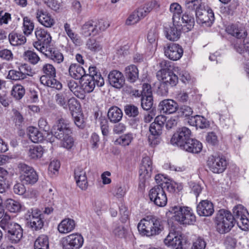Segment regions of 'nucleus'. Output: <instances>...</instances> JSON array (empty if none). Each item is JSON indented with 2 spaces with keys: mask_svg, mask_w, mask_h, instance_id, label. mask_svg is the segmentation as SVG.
<instances>
[{
  "mask_svg": "<svg viewBox=\"0 0 249 249\" xmlns=\"http://www.w3.org/2000/svg\"><path fill=\"white\" fill-rule=\"evenodd\" d=\"M137 228L142 235L147 237L158 235L163 229L162 220L152 215L142 219L139 223Z\"/></svg>",
  "mask_w": 249,
  "mask_h": 249,
  "instance_id": "1",
  "label": "nucleus"
},
{
  "mask_svg": "<svg viewBox=\"0 0 249 249\" xmlns=\"http://www.w3.org/2000/svg\"><path fill=\"white\" fill-rule=\"evenodd\" d=\"M89 74L80 80V88L87 93L92 92L96 85L101 87L105 83L104 79L96 67H89Z\"/></svg>",
  "mask_w": 249,
  "mask_h": 249,
  "instance_id": "2",
  "label": "nucleus"
},
{
  "mask_svg": "<svg viewBox=\"0 0 249 249\" xmlns=\"http://www.w3.org/2000/svg\"><path fill=\"white\" fill-rule=\"evenodd\" d=\"M174 214L173 219L182 225H192L196 221V217L192 209L188 207L174 206L171 207L166 215Z\"/></svg>",
  "mask_w": 249,
  "mask_h": 249,
  "instance_id": "3",
  "label": "nucleus"
},
{
  "mask_svg": "<svg viewBox=\"0 0 249 249\" xmlns=\"http://www.w3.org/2000/svg\"><path fill=\"white\" fill-rule=\"evenodd\" d=\"M215 218L217 231L221 234L228 232L235 223L232 214L224 209H221L218 212Z\"/></svg>",
  "mask_w": 249,
  "mask_h": 249,
  "instance_id": "4",
  "label": "nucleus"
},
{
  "mask_svg": "<svg viewBox=\"0 0 249 249\" xmlns=\"http://www.w3.org/2000/svg\"><path fill=\"white\" fill-rule=\"evenodd\" d=\"M149 197L157 206L162 207L167 204V196L161 186L158 185L152 188L149 192Z\"/></svg>",
  "mask_w": 249,
  "mask_h": 249,
  "instance_id": "5",
  "label": "nucleus"
},
{
  "mask_svg": "<svg viewBox=\"0 0 249 249\" xmlns=\"http://www.w3.org/2000/svg\"><path fill=\"white\" fill-rule=\"evenodd\" d=\"M83 236L77 233L67 235L61 240L63 249H79L83 246Z\"/></svg>",
  "mask_w": 249,
  "mask_h": 249,
  "instance_id": "6",
  "label": "nucleus"
},
{
  "mask_svg": "<svg viewBox=\"0 0 249 249\" xmlns=\"http://www.w3.org/2000/svg\"><path fill=\"white\" fill-rule=\"evenodd\" d=\"M52 133L57 139H60L65 135H71L72 130L69 121L64 119H59L56 125H54Z\"/></svg>",
  "mask_w": 249,
  "mask_h": 249,
  "instance_id": "7",
  "label": "nucleus"
},
{
  "mask_svg": "<svg viewBox=\"0 0 249 249\" xmlns=\"http://www.w3.org/2000/svg\"><path fill=\"white\" fill-rule=\"evenodd\" d=\"M124 112L130 119L129 124L133 128H137L142 121L139 108L133 104H126L124 107Z\"/></svg>",
  "mask_w": 249,
  "mask_h": 249,
  "instance_id": "8",
  "label": "nucleus"
},
{
  "mask_svg": "<svg viewBox=\"0 0 249 249\" xmlns=\"http://www.w3.org/2000/svg\"><path fill=\"white\" fill-rule=\"evenodd\" d=\"M165 56L173 61L179 60L182 56L183 50L178 44L169 43L165 44L163 48Z\"/></svg>",
  "mask_w": 249,
  "mask_h": 249,
  "instance_id": "9",
  "label": "nucleus"
},
{
  "mask_svg": "<svg viewBox=\"0 0 249 249\" xmlns=\"http://www.w3.org/2000/svg\"><path fill=\"white\" fill-rule=\"evenodd\" d=\"M191 131L186 127L179 128L172 136L171 139V142L173 144H177L179 147H181L185 144L191 136Z\"/></svg>",
  "mask_w": 249,
  "mask_h": 249,
  "instance_id": "10",
  "label": "nucleus"
},
{
  "mask_svg": "<svg viewBox=\"0 0 249 249\" xmlns=\"http://www.w3.org/2000/svg\"><path fill=\"white\" fill-rule=\"evenodd\" d=\"M207 165L210 170L214 173H223L226 169L227 161L225 158L212 157L207 161Z\"/></svg>",
  "mask_w": 249,
  "mask_h": 249,
  "instance_id": "11",
  "label": "nucleus"
},
{
  "mask_svg": "<svg viewBox=\"0 0 249 249\" xmlns=\"http://www.w3.org/2000/svg\"><path fill=\"white\" fill-rule=\"evenodd\" d=\"M10 225L7 228V238L12 243H18L23 237V230L20 225L17 223Z\"/></svg>",
  "mask_w": 249,
  "mask_h": 249,
  "instance_id": "12",
  "label": "nucleus"
},
{
  "mask_svg": "<svg viewBox=\"0 0 249 249\" xmlns=\"http://www.w3.org/2000/svg\"><path fill=\"white\" fill-rule=\"evenodd\" d=\"M162 127L160 125L152 123L149 126L150 134L148 136V142L151 146H155L160 142V135L162 134Z\"/></svg>",
  "mask_w": 249,
  "mask_h": 249,
  "instance_id": "13",
  "label": "nucleus"
},
{
  "mask_svg": "<svg viewBox=\"0 0 249 249\" xmlns=\"http://www.w3.org/2000/svg\"><path fill=\"white\" fill-rule=\"evenodd\" d=\"M164 243L167 246L175 249L180 247L186 243L181 235L177 233L176 232H170L164 239Z\"/></svg>",
  "mask_w": 249,
  "mask_h": 249,
  "instance_id": "14",
  "label": "nucleus"
},
{
  "mask_svg": "<svg viewBox=\"0 0 249 249\" xmlns=\"http://www.w3.org/2000/svg\"><path fill=\"white\" fill-rule=\"evenodd\" d=\"M108 79L110 85L117 89L123 87L125 83L124 75L117 70L111 71L108 75Z\"/></svg>",
  "mask_w": 249,
  "mask_h": 249,
  "instance_id": "15",
  "label": "nucleus"
},
{
  "mask_svg": "<svg viewBox=\"0 0 249 249\" xmlns=\"http://www.w3.org/2000/svg\"><path fill=\"white\" fill-rule=\"evenodd\" d=\"M178 108V103L172 99H165L161 101L159 105L160 112L165 114L175 113Z\"/></svg>",
  "mask_w": 249,
  "mask_h": 249,
  "instance_id": "16",
  "label": "nucleus"
},
{
  "mask_svg": "<svg viewBox=\"0 0 249 249\" xmlns=\"http://www.w3.org/2000/svg\"><path fill=\"white\" fill-rule=\"evenodd\" d=\"M197 212L200 216H211L214 213L213 203L208 200L201 201L197 206Z\"/></svg>",
  "mask_w": 249,
  "mask_h": 249,
  "instance_id": "17",
  "label": "nucleus"
},
{
  "mask_svg": "<svg viewBox=\"0 0 249 249\" xmlns=\"http://www.w3.org/2000/svg\"><path fill=\"white\" fill-rule=\"evenodd\" d=\"M227 33L238 39L245 38L247 35V31L242 26L236 24H231L228 26L226 29Z\"/></svg>",
  "mask_w": 249,
  "mask_h": 249,
  "instance_id": "18",
  "label": "nucleus"
},
{
  "mask_svg": "<svg viewBox=\"0 0 249 249\" xmlns=\"http://www.w3.org/2000/svg\"><path fill=\"white\" fill-rule=\"evenodd\" d=\"M181 29V25L174 24L169 27L165 28L164 32L166 37L172 41L178 40L180 37Z\"/></svg>",
  "mask_w": 249,
  "mask_h": 249,
  "instance_id": "19",
  "label": "nucleus"
},
{
  "mask_svg": "<svg viewBox=\"0 0 249 249\" xmlns=\"http://www.w3.org/2000/svg\"><path fill=\"white\" fill-rule=\"evenodd\" d=\"M74 178L77 186L82 190H85L88 187V180L86 172L81 167L74 170Z\"/></svg>",
  "mask_w": 249,
  "mask_h": 249,
  "instance_id": "20",
  "label": "nucleus"
},
{
  "mask_svg": "<svg viewBox=\"0 0 249 249\" xmlns=\"http://www.w3.org/2000/svg\"><path fill=\"white\" fill-rule=\"evenodd\" d=\"M202 147L201 142L196 139L191 138L180 148L191 153L198 154L201 151Z\"/></svg>",
  "mask_w": 249,
  "mask_h": 249,
  "instance_id": "21",
  "label": "nucleus"
},
{
  "mask_svg": "<svg viewBox=\"0 0 249 249\" xmlns=\"http://www.w3.org/2000/svg\"><path fill=\"white\" fill-rule=\"evenodd\" d=\"M36 18L38 21L46 27H51L55 23L54 20L46 11L38 10L36 12Z\"/></svg>",
  "mask_w": 249,
  "mask_h": 249,
  "instance_id": "22",
  "label": "nucleus"
},
{
  "mask_svg": "<svg viewBox=\"0 0 249 249\" xmlns=\"http://www.w3.org/2000/svg\"><path fill=\"white\" fill-rule=\"evenodd\" d=\"M81 34L86 37L97 35L96 20L91 19L86 22L81 27Z\"/></svg>",
  "mask_w": 249,
  "mask_h": 249,
  "instance_id": "23",
  "label": "nucleus"
},
{
  "mask_svg": "<svg viewBox=\"0 0 249 249\" xmlns=\"http://www.w3.org/2000/svg\"><path fill=\"white\" fill-rule=\"evenodd\" d=\"M75 225V222L74 220L69 218H65L58 224L57 229L61 233H67L73 231Z\"/></svg>",
  "mask_w": 249,
  "mask_h": 249,
  "instance_id": "24",
  "label": "nucleus"
},
{
  "mask_svg": "<svg viewBox=\"0 0 249 249\" xmlns=\"http://www.w3.org/2000/svg\"><path fill=\"white\" fill-rule=\"evenodd\" d=\"M162 81L168 85L169 87H173L177 85L178 81V76L173 71H162V74H160Z\"/></svg>",
  "mask_w": 249,
  "mask_h": 249,
  "instance_id": "25",
  "label": "nucleus"
},
{
  "mask_svg": "<svg viewBox=\"0 0 249 249\" xmlns=\"http://www.w3.org/2000/svg\"><path fill=\"white\" fill-rule=\"evenodd\" d=\"M123 113L122 110L117 106L110 107L107 112V118L112 123H117L122 119Z\"/></svg>",
  "mask_w": 249,
  "mask_h": 249,
  "instance_id": "26",
  "label": "nucleus"
},
{
  "mask_svg": "<svg viewBox=\"0 0 249 249\" xmlns=\"http://www.w3.org/2000/svg\"><path fill=\"white\" fill-rule=\"evenodd\" d=\"M69 72L71 77L77 80H81L86 75L83 67L77 64H71L69 66Z\"/></svg>",
  "mask_w": 249,
  "mask_h": 249,
  "instance_id": "27",
  "label": "nucleus"
},
{
  "mask_svg": "<svg viewBox=\"0 0 249 249\" xmlns=\"http://www.w3.org/2000/svg\"><path fill=\"white\" fill-rule=\"evenodd\" d=\"M124 75L127 80L130 83H134L139 78V71L134 65H130L125 68Z\"/></svg>",
  "mask_w": 249,
  "mask_h": 249,
  "instance_id": "28",
  "label": "nucleus"
},
{
  "mask_svg": "<svg viewBox=\"0 0 249 249\" xmlns=\"http://www.w3.org/2000/svg\"><path fill=\"white\" fill-rule=\"evenodd\" d=\"M25 66H20L18 71L15 70H10L8 72L7 78L9 79L18 81L26 79L29 75L26 71H23V69Z\"/></svg>",
  "mask_w": 249,
  "mask_h": 249,
  "instance_id": "29",
  "label": "nucleus"
},
{
  "mask_svg": "<svg viewBox=\"0 0 249 249\" xmlns=\"http://www.w3.org/2000/svg\"><path fill=\"white\" fill-rule=\"evenodd\" d=\"M152 161L149 157L143 158L140 167V175L143 174L144 177H150L152 171Z\"/></svg>",
  "mask_w": 249,
  "mask_h": 249,
  "instance_id": "30",
  "label": "nucleus"
},
{
  "mask_svg": "<svg viewBox=\"0 0 249 249\" xmlns=\"http://www.w3.org/2000/svg\"><path fill=\"white\" fill-rule=\"evenodd\" d=\"M27 133L29 139L34 143L41 142L44 139V136L42 133L35 127H28L27 128Z\"/></svg>",
  "mask_w": 249,
  "mask_h": 249,
  "instance_id": "31",
  "label": "nucleus"
},
{
  "mask_svg": "<svg viewBox=\"0 0 249 249\" xmlns=\"http://www.w3.org/2000/svg\"><path fill=\"white\" fill-rule=\"evenodd\" d=\"M36 36L37 40L43 43L45 45H50L52 37L47 31L43 29H37L35 31Z\"/></svg>",
  "mask_w": 249,
  "mask_h": 249,
  "instance_id": "32",
  "label": "nucleus"
},
{
  "mask_svg": "<svg viewBox=\"0 0 249 249\" xmlns=\"http://www.w3.org/2000/svg\"><path fill=\"white\" fill-rule=\"evenodd\" d=\"M45 55L55 63H60L63 61V55L58 50L49 48L48 51H46Z\"/></svg>",
  "mask_w": 249,
  "mask_h": 249,
  "instance_id": "33",
  "label": "nucleus"
},
{
  "mask_svg": "<svg viewBox=\"0 0 249 249\" xmlns=\"http://www.w3.org/2000/svg\"><path fill=\"white\" fill-rule=\"evenodd\" d=\"M214 20V13L212 9L204 11L202 17L197 20V23L199 24H205L207 26H211Z\"/></svg>",
  "mask_w": 249,
  "mask_h": 249,
  "instance_id": "34",
  "label": "nucleus"
},
{
  "mask_svg": "<svg viewBox=\"0 0 249 249\" xmlns=\"http://www.w3.org/2000/svg\"><path fill=\"white\" fill-rule=\"evenodd\" d=\"M20 180L23 184L26 185H33L37 182L38 179V175L35 170L24 176H20Z\"/></svg>",
  "mask_w": 249,
  "mask_h": 249,
  "instance_id": "35",
  "label": "nucleus"
},
{
  "mask_svg": "<svg viewBox=\"0 0 249 249\" xmlns=\"http://www.w3.org/2000/svg\"><path fill=\"white\" fill-rule=\"evenodd\" d=\"M41 84L57 90H60L62 88V84L57 80L55 77L48 78L47 77H43L40 79Z\"/></svg>",
  "mask_w": 249,
  "mask_h": 249,
  "instance_id": "36",
  "label": "nucleus"
},
{
  "mask_svg": "<svg viewBox=\"0 0 249 249\" xmlns=\"http://www.w3.org/2000/svg\"><path fill=\"white\" fill-rule=\"evenodd\" d=\"M8 39L9 42L13 46L20 45L26 41V38L24 36L13 32L9 34Z\"/></svg>",
  "mask_w": 249,
  "mask_h": 249,
  "instance_id": "37",
  "label": "nucleus"
},
{
  "mask_svg": "<svg viewBox=\"0 0 249 249\" xmlns=\"http://www.w3.org/2000/svg\"><path fill=\"white\" fill-rule=\"evenodd\" d=\"M183 23H184V27H186L188 31L193 28L195 25V18L194 13L186 11L182 16Z\"/></svg>",
  "mask_w": 249,
  "mask_h": 249,
  "instance_id": "38",
  "label": "nucleus"
},
{
  "mask_svg": "<svg viewBox=\"0 0 249 249\" xmlns=\"http://www.w3.org/2000/svg\"><path fill=\"white\" fill-rule=\"evenodd\" d=\"M41 71L44 74L40 77V80L43 77H47L51 78L56 77V69L52 64L47 63L44 64L42 68Z\"/></svg>",
  "mask_w": 249,
  "mask_h": 249,
  "instance_id": "39",
  "label": "nucleus"
},
{
  "mask_svg": "<svg viewBox=\"0 0 249 249\" xmlns=\"http://www.w3.org/2000/svg\"><path fill=\"white\" fill-rule=\"evenodd\" d=\"M49 247L48 237L44 234L38 236L34 243V249H49Z\"/></svg>",
  "mask_w": 249,
  "mask_h": 249,
  "instance_id": "40",
  "label": "nucleus"
},
{
  "mask_svg": "<svg viewBox=\"0 0 249 249\" xmlns=\"http://www.w3.org/2000/svg\"><path fill=\"white\" fill-rule=\"evenodd\" d=\"M43 153V148L40 145H37L30 148L28 155L31 159L37 160L41 158Z\"/></svg>",
  "mask_w": 249,
  "mask_h": 249,
  "instance_id": "41",
  "label": "nucleus"
},
{
  "mask_svg": "<svg viewBox=\"0 0 249 249\" xmlns=\"http://www.w3.org/2000/svg\"><path fill=\"white\" fill-rule=\"evenodd\" d=\"M43 217L31 218L28 221V226L33 231H38L41 229L44 226Z\"/></svg>",
  "mask_w": 249,
  "mask_h": 249,
  "instance_id": "42",
  "label": "nucleus"
},
{
  "mask_svg": "<svg viewBox=\"0 0 249 249\" xmlns=\"http://www.w3.org/2000/svg\"><path fill=\"white\" fill-rule=\"evenodd\" d=\"M86 46L89 50L94 53L99 52L102 49V46L100 42L93 37L88 39L86 42Z\"/></svg>",
  "mask_w": 249,
  "mask_h": 249,
  "instance_id": "43",
  "label": "nucleus"
},
{
  "mask_svg": "<svg viewBox=\"0 0 249 249\" xmlns=\"http://www.w3.org/2000/svg\"><path fill=\"white\" fill-rule=\"evenodd\" d=\"M25 89L23 86L17 84L13 86L11 91V95L17 100H20L25 95Z\"/></svg>",
  "mask_w": 249,
  "mask_h": 249,
  "instance_id": "44",
  "label": "nucleus"
},
{
  "mask_svg": "<svg viewBox=\"0 0 249 249\" xmlns=\"http://www.w3.org/2000/svg\"><path fill=\"white\" fill-rule=\"evenodd\" d=\"M233 217H234L235 222L238 220L241 219L242 217H245V215H249L247 210L241 205L235 206L233 209Z\"/></svg>",
  "mask_w": 249,
  "mask_h": 249,
  "instance_id": "45",
  "label": "nucleus"
},
{
  "mask_svg": "<svg viewBox=\"0 0 249 249\" xmlns=\"http://www.w3.org/2000/svg\"><path fill=\"white\" fill-rule=\"evenodd\" d=\"M69 99L67 93L65 92H60L56 94L55 96V100L56 104L62 107L64 109L68 108L67 103Z\"/></svg>",
  "mask_w": 249,
  "mask_h": 249,
  "instance_id": "46",
  "label": "nucleus"
},
{
  "mask_svg": "<svg viewBox=\"0 0 249 249\" xmlns=\"http://www.w3.org/2000/svg\"><path fill=\"white\" fill-rule=\"evenodd\" d=\"M6 209L11 213L19 212L21 209V205L19 202L13 199H8L5 203Z\"/></svg>",
  "mask_w": 249,
  "mask_h": 249,
  "instance_id": "47",
  "label": "nucleus"
},
{
  "mask_svg": "<svg viewBox=\"0 0 249 249\" xmlns=\"http://www.w3.org/2000/svg\"><path fill=\"white\" fill-rule=\"evenodd\" d=\"M133 139V134L132 133H129L123 135L118 138L115 141V144L121 145L123 146H128L131 142Z\"/></svg>",
  "mask_w": 249,
  "mask_h": 249,
  "instance_id": "48",
  "label": "nucleus"
},
{
  "mask_svg": "<svg viewBox=\"0 0 249 249\" xmlns=\"http://www.w3.org/2000/svg\"><path fill=\"white\" fill-rule=\"evenodd\" d=\"M24 59L27 60L30 63L35 65L40 60L39 56L34 51L28 50L23 54Z\"/></svg>",
  "mask_w": 249,
  "mask_h": 249,
  "instance_id": "49",
  "label": "nucleus"
},
{
  "mask_svg": "<svg viewBox=\"0 0 249 249\" xmlns=\"http://www.w3.org/2000/svg\"><path fill=\"white\" fill-rule=\"evenodd\" d=\"M23 32L25 35L28 36L33 32L34 28L33 22L28 17L23 18Z\"/></svg>",
  "mask_w": 249,
  "mask_h": 249,
  "instance_id": "50",
  "label": "nucleus"
},
{
  "mask_svg": "<svg viewBox=\"0 0 249 249\" xmlns=\"http://www.w3.org/2000/svg\"><path fill=\"white\" fill-rule=\"evenodd\" d=\"M68 108L73 115V112H77L79 111L80 108V104L79 102L74 97L71 98L68 101Z\"/></svg>",
  "mask_w": 249,
  "mask_h": 249,
  "instance_id": "51",
  "label": "nucleus"
},
{
  "mask_svg": "<svg viewBox=\"0 0 249 249\" xmlns=\"http://www.w3.org/2000/svg\"><path fill=\"white\" fill-rule=\"evenodd\" d=\"M141 107L145 110H149L153 105V96H142Z\"/></svg>",
  "mask_w": 249,
  "mask_h": 249,
  "instance_id": "52",
  "label": "nucleus"
},
{
  "mask_svg": "<svg viewBox=\"0 0 249 249\" xmlns=\"http://www.w3.org/2000/svg\"><path fill=\"white\" fill-rule=\"evenodd\" d=\"M201 0H187L185 3L186 11L193 13L196 9L199 8L201 4Z\"/></svg>",
  "mask_w": 249,
  "mask_h": 249,
  "instance_id": "53",
  "label": "nucleus"
},
{
  "mask_svg": "<svg viewBox=\"0 0 249 249\" xmlns=\"http://www.w3.org/2000/svg\"><path fill=\"white\" fill-rule=\"evenodd\" d=\"M59 139L62 141V146L67 149H71L73 145L74 141L71 135H65Z\"/></svg>",
  "mask_w": 249,
  "mask_h": 249,
  "instance_id": "54",
  "label": "nucleus"
},
{
  "mask_svg": "<svg viewBox=\"0 0 249 249\" xmlns=\"http://www.w3.org/2000/svg\"><path fill=\"white\" fill-rule=\"evenodd\" d=\"M102 134L107 136L109 133V126L107 119L105 116H101L99 118Z\"/></svg>",
  "mask_w": 249,
  "mask_h": 249,
  "instance_id": "55",
  "label": "nucleus"
},
{
  "mask_svg": "<svg viewBox=\"0 0 249 249\" xmlns=\"http://www.w3.org/2000/svg\"><path fill=\"white\" fill-rule=\"evenodd\" d=\"M170 11L173 13V20L174 21L175 18H179L180 15L182 13L181 6L178 3H173L170 7Z\"/></svg>",
  "mask_w": 249,
  "mask_h": 249,
  "instance_id": "56",
  "label": "nucleus"
},
{
  "mask_svg": "<svg viewBox=\"0 0 249 249\" xmlns=\"http://www.w3.org/2000/svg\"><path fill=\"white\" fill-rule=\"evenodd\" d=\"M35 217H43V215L40 210L37 208L31 209L28 210L27 213L25 215V218L28 221L30 220L31 218Z\"/></svg>",
  "mask_w": 249,
  "mask_h": 249,
  "instance_id": "57",
  "label": "nucleus"
},
{
  "mask_svg": "<svg viewBox=\"0 0 249 249\" xmlns=\"http://www.w3.org/2000/svg\"><path fill=\"white\" fill-rule=\"evenodd\" d=\"M237 241L232 236H227L224 241V245L227 249H234L236 246Z\"/></svg>",
  "mask_w": 249,
  "mask_h": 249,
  "instance_id": "58",
  "label": "nucleus"
},
{
  "mask_svg": "<svg viewBox=\"0 0 249 249\" xmlns=\"http://www.w3.org/2000/svg\"><path fill=\"white\" fill-rule=\"evenodd\" d=\"M20 176H24L32 172V170H35L34 168L24 163H19L18 164Z\"/></svg>",
  "mask_w": 249,
  "mask_h": 249,
  "instance_id": "59",
  "label": "nucleus"
},
{
  "mask_svg": "<svg viewBox=\"0 0 249 249\" xmlns=\"http://www.w3.org/2000/svg\"><path fill=\"white\" fill-rule=\"evenodd\" d=\"M179 112L181 116L184 117H190L193 113V109L189 106L183 105L179 108Z\"/></svg>",
  "mask_w": 249,
  "mask_h": 249,
  "instance_id": "60",
  "label": "nucleus"
},
{
  "mask_svg": "<svg viewBox=\"0 0 249 249\" xmlns=\"http://www.w3.org/2000/svg\"><path fill=\"white\" fill-rule=\"evenodd\" d=\"M247 215H245V217H242L241 219L236 222L238 226L244 231L249 230V218L247 217Z\"/></svg>",
  "mask_w": 249,
  "mask_h": 249,
  "instance_id": "61",
  "label": "nucleus"
},
{
  "mask_svg": "<svg viewBox=\"0 0 249 249\" xmlns=\"http://www.w3.org/2000/svg\"><path fill=\"white\" fill-rule=\"evenodd\" d=\"M169 87L168 85L162 81L157 89V94L162 96H166L168 93Z\"/></svg>",
  "mask_w": 249,
  "mask_h": 249,
  "instance_id": "62",
  "label": "nucleus"
},
{
  "mask_svg": "<svg viewBox=\"0 0 249 249\" xmlns=\"http://www.w3.org/2000/svg\"><path fill=\"white\" fill-rule=\"evenodd\" d=\"M120 214L121 221L125 223L129 218V212L127 208L124 205H121L120 207Z\"/></svg>",
  "mask_w": 249,
  "mask_h": 249,
  "instance_id": "63",
  "label": "nucleus"
},
{
  "mask_svg": "<svg viewBox=\"0 0 249 249\" xmlns=\"http://www.w3.org/2000/svg\"><path fill=\"white\" fill-rule=\"evenodd\" d=\"M113 195L117 198L122 197L125 194V190L120 185H117L112 190Z\"/></svg>",
  "mask_w": 249,
  "mask_h": 249,
  "instance_id": "64",
  "label": "nucleus"
}]
</instances>
